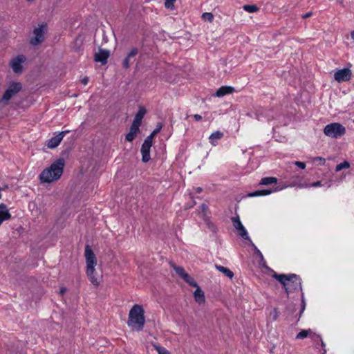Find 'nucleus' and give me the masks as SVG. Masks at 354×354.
I'll list each match as a JSON object with an SVG mask.
<instances>
[{"instance_id":"obj_1","label":"nucleus","mask_w":354,"mask_h":354,"mask_svg":"<svg viewBox=\"0 0 354 354\" xmlns=\"http://www.w3.org/2000/svg\"><path fill=\"white\" fill-rule=\"evenodd\" d=\"M283 287L287 295L301 290V279L295 274H278L267 266H263Z\"/></svg>"},{"instance_id":"obj_2","label":"nucleus","mask_w":354,"mask_h":354,"mask_svg":"<svg viewBox=\"0 0 354 354\" xmlns=\"http://www.w3.org/2000/svg\"><path fill=\"white\" fill-rule=\"evenodd\" d=\"M64 165L65 161L63 158L56 160L39 174L40 181L50 183L59 180L63 174Z\"/></svg>"},{"instance_id":"obj_3","label":"nucleus","mask_w":354,"mask_h":354,"mask_svg":"<svg viewBox=\"0 0 354 354\" xmlns=\"http://www.w3.org/2000/svg\"><path fill=\"white\" fill-rule=\"evenodd\" d=\"M145 324V310L140 304H135L131 308L127 324L133 330L140 331Z\"/></svg>"},{"instance_id":"obj_4","label":"nucleus","mask_w":354,"mask_h":354,"mask_svg":"<svg viewBox=\"0 0 354 354\" xmlns=\"http://www.w3.org/2000/svg\"><path fill=\"white\" fill-rule=\"evenodd\" d=\"M324 133L328 137L338 138L346 133V128L340 123L333 122L325 126Z\"/></svg>"},{"instance_id":"obj_5","label":"nucleus","mask_w":354,"mask_h":354,"mask_svg":"<svg viewBox=\"0 0 354 354\" xmlns=\"http://www.w3.org/2000/svg\"><path fill=\"white\" fill-rule=\"evenodd\" d=\"M22 88V84L20 82H12L10 84L8 88L3 93L1 102L3 103H8V102L17 93H18Z\"/></svg>"},{"instance_id":"obj_6","label":"nucleus","mask_w":354,"mask_h":354,"mask_svg":"<svg viewBox=\"0 0 354 354\" xmlns=\"http://www.w3.org/2000/svg\"><path fill=\"white\" fill-rule=\"evenodd\" d=\"M26 58L24 55H20L14 57L10 62V66L13 72L16 74H20L23 71L22 64L25 62Z\"/></svg>"},{"instance_id":"obj_7","label":"nucleus","mask_w":354,"mask_h":354,"mask_svg":"<svg viewBox=\"0 0 354 354\" xmlns=\"http://www.w3.org/2000/svg\"><path fill=\"white\" fill-rule=\"evenodd\" d=\"M232 222L234 228L237 230L239 236H241L245 240H250L248 233L245 227L243 225L239 216H237L236 217H232Z\"/></svg>"},{"instance_id":"obj_8","label":"nucleus","mask_w":354,"mask_h":354,"mask_svg":"<svg viewBox=\"0 0 354 354\" xmlns=\"http://www.w3.org/2000/svg\"><path fill=\"white\" fill-rule=\"evenodd\" d=\"M84 256L86 259V268L88 267V268L91 270L92 266H95L97 265V259L93 251L88 245L85 246Z\"/></svg>"},{"instance_id":"obj_9","label":"nucleus","mask_w":354,"mask_h":354,"mask_svg":"<svg viewBox=\"0 0 354 354\" xmlns=\"http://www.w3.org/2000/svg\"><path fill=\"white\" fill-rule=\"evenodd\" d=\"M352 71L348 68L338 70L334 74L335 80L338 82H348L351 79Z\"/></svg>"},{"instance_id":"obj_10","label":"nucleus","mask_w":354,"mask_h":354,"mask_svg":"<svg viewBox=\"0 0 354 354\" xmlns=\"http://www.w3.org/2000/svg\"><path fill=\"white\" fill-rule=\"evenodd\" d=\"M44 26H39L38 28H36L33 33L35 35V37L33 38H31L30 39V44L33 46L38 45L43 42L44 40Z\"/></svg>"},{"instance_id":"obj_11","label":"nucleus","mask_w":354,"mask_h":354,"mask_svg":"<svg viewBox=\"0 0 354 354\" xmlns=\"http://www.w3.org/2000/svg\"><path fill=\"white\" fill-rule=\"evenodd\" d=\"M152 143L148 140H145L141 147L142 161L147 162L150 160V149Z\"/></svg>"},{"instance_id":"obj_12","label":"nucleus","mask_w":354,"mask_h":354,"mask_svg":"<svg viewBox=\"0 0 354 354\" xmlns=\"http://www.w3.org/2000/svg\"><path fill=\"white\" fill-rule=\"evenodd\" d=\"M68 131H62L59 133H58L57 136L51 138L48 142V147L50 149H53L57 147L62 140H63L64 136Z\"/></svg>"},{"instance_id":"obj_13","label":"nucleus","mask_w":354,"mask_h":354,"mask_svg":"<svg viewBox=\"0 0 354 354\" xmlns=\"http://www.w3.org/2000/svg\"><path fill=\"white\" fill-rule=\"evenodd\" d=\"M138 53V49L133 47L131 49L130 52L127 54V57L122 62V66L124 68H129L130 67L131 59H134Z\"/></svg>"},{"instance_id":"obj_14","label":"nucleus","mask_w":354,"mask_h":354,"mask_svg":"<svg viewBox=\"0 0 354 354\" xmlns=\"http://www.w3.org/2000/svg\"><path fill=\"white\" fill-rule=\"evenodd\" d=\"M109 57V50L100 49L99 52L95 55V61L97 62H100L102 65H104L106 64Z\"/></svg>"},{"instance_id":"obj_15","label":"nucleus","mask_w":354,"mask_h":354,"mask_svg":"<svg viewBox=\"0 0 354 354\" xmlns=\"http://www.w3.org/2000/svg\"><path fill=\"white\" fill-rule=\"evenodd\" d=\"M307 337H310L314 341H316L315 337H317V339H320V335L315 334L310 329L301 330L299 333L297 334L296 339H302L306 338Z\"/></svg>"},{"instance_id":"obj_16","label":"nucleus","mask_w":354,"mask_h":354,"mask_svg":"<svg viewBox=\"0 0 354 354\" xmlns=\"http://www.w3.org/2000/svg\"><path fill=\"white\" fill-rule=\"evenodd\" d=\"M95 266H92L91 270H90L89 268H88V267H87L86 270V274L89 279V281H91V283L93 285H94L95 286H98L100 284V281L96 276L97 273L95 272Z\"/></svg>"},{"instance_id":"obj_17","label":"nucleus","mask_w":354,"mask_h":354,"mask_svg":"<svg viewBox=\"0 0 354 354\" xmlns=\"http://www.w3.org/2000/svg\"><path fill=\"white\" fill-rule=\"evenodd\" d=\"M234 88L230 86H222L216 92V96L218 97H222L226 95L234 93Z\"/></svg>"},{"instance_id":"obj_18","label":"nucleus","mask_w":354,"mask_h":354,"mask_svg":"<svg viewBox=\"0 0 354 354\" xmlns=\"http://www.w3.org/2000/svg\"><path fill=\"white\" fill-rule=\"evenodd\" d=\"M277 191V188L274 189H264L261 190H257L253 192H250L248 194V196L250 197H256V196H267L269 195L273 192H275Z\"/></svg>"},{"instance_id":"obj_19","label":"nucleus","mask_w":354,"mask_h":354,"mask_svg":"<svg viewBox=\"0 0 354 354\" xmlns=\"http://www.w3.org/2000/svg\"><path fill=\"white\" fill-rule=\"evenodd\" d=\"M11 218V214L4 204L0 205V225L1 223Z\"/></svg>"},{"instance_id":"obj_20","label":"nucleus","mask_w":354,"mask_h":354,"mask_svg":"<svg viewBox=\"0 0 354 354\" xmlns=\"http://www.w3.org/2000/svg\"><path fill=\"white\" fill-rule=\"evenodd\" d=\"M223 136V133L221 131L213 132L209 137L210 144L212 146H216L218 145V140H221Z\"/></svg>"},{"instance_id":"obj_21","label":"nucleus","mask_w":354,"mask_h":354,"mask_svg":"<svg viewBox=\"0 0 354 354\" xmlns=\"http://www.w3.org/2000/svg\"><path fill=\"white\" fill-rule=\"evenodd\" d=\"M194 297L195 301L199 304H204L205 301L204 292L200 288L199 286L196 287V289L195 290V291L194 292Z\"/></svg>"},{"instance_id":"obj_22","label":"nucleus","mask_w":354,"mask_h":354,"mask_svg":"<svg viewBox=\"0 0 354 354\" xmlns=\"http://www.w3.org/2000/svg\"><path fill=\"white\" fill-rule=\"evenodd\" d=\"M145 113L146 109L144 107H140L138 113L136 114L133 122L140 126L142 118H144Z\"/></svg>"},{"instance_id":"obj_23","label":"nucleus","mask_w":354,"mask_h":354,"mask_svg":"<svg viewBox=\"0 0 354 354\" xmlns=\"http://www.w3.org/2000/svg\"><path fill=\"white\" fill-rule=\"evenodd\" d=\"M215 267L216 270L222 272L225 277H228L230 279L233 278L234 273L229 268L220 265H216Z\"/></svg>"},{"instance_id":"obj_24","label":"nucleus","mask_w":354,"mask_h":354,"mask_svg":"<svg viewBox=\"0 0 354 354\" xmlns=\"http://www.w3.org/2000/svg\"><path fill=\"white\" fill-rule=\"evenodd\" d=\"M277 178L276 177H264L261 178L259 185H269L272 184L277 183Z\"/></svg>"},{"instance_id":"obj_25","label":"nucleus","mask_w":354,"mask_h":354,"mask_svg":"<svg viewBox=\"0 0 354 354\" xmlns=\"http://www.w3.org/2000/svg\"><path fill=\"white\" fill-rule=\"evenodd\" d=\"M174 269L176 271V274L183 279L185 278V275L188 274L187 273L185 272V269L183 267L174 266Z\"/></svg>"},{"instance_id":"obj_26","label":"nucleus","mask_w":354,"mask_h":354,"mask_svg":"<svg viewBox=\"0 0 354 354\" xmlns=\"http://www.w3.org/2000/svg\"><path fill=\"white\" fill-rule=\"evenodd\" d=\"M186 283L193 287H198V284L196 282L195 279L192 277L189 274L185 275V278L183 279Z\"/></svg>"},{"instance_id":"obj_27","label":"nucleus","mask_w":354,"mask_h":354,"mask_svg":"<svg viewBox=\"0 0 354 354\" xmlns=\"http://www.w3.org/2000/svg\"><path fill=\"white\" fill-rule=\"evenodd\" d=\"M243 9L250 13L255 12L259 10L256 5H245Z\"/></svg>"},{"instance_id":"obj_28","label":"nucleus","mask_w":354,"mask_h":354,"mask_svg":"<svg viewBox=\"0 0 354 354\" xmlns=\"http://www.w3.org/2000/svg\"><path fill=\"white\" fill-rule=\"evenodd\" d=\"M349 167H350L349 162L347 161H344V162L337 165L335 171H339L343 169H348V168H349Z\"/></svg>"},{"instance_id":"obj_29","label":"nucleus","mask_w":354,"mask_h":354,"mask_svg":"<svg viewBox=\"0 0 354 354\" xmlns=\"http://www.w3.org/2000/svg\"><path fill=\"white\" fill-rule=\"evenodd\" d=\"M201 18L204 21H207L209 22H212L214 19V15L211 12H204V13H203Z\"/></svg>"},{"instance_id":"obj_30","label":"nucleus","mask_w":354,"mask_h":354,"mask_svg":"<svg viewBox=\"0 0 354 354\" xmlns=\"http://www.w3.org/2000/svg\"><path fill=\"white\" fill-rule=\"evenodd\" d=\"M153 347L157 351L158 354H169V352L162 346L153 344Z\"/></svg>"},{"instance_id":"obj_31","label":"nucleus","mask_w":354,"mask_h":354,"mask_svg":"<svg viewBox=\"0 0 354 354\" xmlns=\"http://www.w3.org/2000/svg\"><path fill=\"white\" fill-rule=\"evenodd\" d=\"M313 162L317 165H324L326 162V160L322 157H315L313 159Z\"/></svg>"},{"instance_id":"obj_32","label":"nucleus","mask_w":354,"mask_h":354,"mask_svg":"<svg viewBox=\"0 0 354 354\" xmlns=\"http://www.w3.org/2000/svg\"><path fill=\"white\" fill-rule=\"evenodd\" d=\"M139 127H140V125L132 122V124H131V125L130 127L129 131L130 132H133V133H134L136 134H138V132L140 131Z\"/></svg>"},{"instance_id":"obj_33","label":"nucleus","mask_w":354,"mask_h":354,"mask_svg":"<svg viewBox=\"0 0 354 354\" xmlns=\"http://www.w3.org/2000/svg\"><path fill=\"white\" fill-rule=\"evenodd\" d=\"M176 0H165V7L167 9H173Z\"/></svg>"},{"instance_id":"obj_34","label":"nucleus","mask_w":354,"mask_h":354,"mask_svg":"<svg viewBox=\"0 0 354 354\" xmlns=\"http://www.w3.org/2000/svg\"><path fill=\"white\" fill-rule=\"evenodd\" d=\"M137 134L133 133V132H129L127 135H126V140L128 141V142H132L136 137Z\"/></svg>"},{"instance_id":"obj_35","label":"nucleus","mask_w":354,"mask_h":354,"mask_svg":"<svg viewBox=\"0 0 354 354\" xmlns=\"http://www.w3.org/2000/svg\"><path fill=\"white\" fill-rule=\"evenodd\" d=\"M157 134V133L153 130L152 131V133L149 136H147L145 140H148L149 141H150L151 143L153 142V136H155Z\"/></svg>"},{"instance_id":"obj_36","label":"nucleus","mask_w":354,"mask_h":354,"mask_svg":"<svg viewBox=\"0 0 354 354\" xmlns=\"http://www.w3.org/2000/svg\"><path fill=\"white\" fill-rule=\"evenodd\" d=\"M295 165L301 169H304L306 168V163L304 162L296 161Z\"/></svg>"},{"instance_id":"obj_37","label":"nucleus","mask_w":354,"mask_h":354,"mask_svg":"<svg viewBox=\"0 0 354 354\" xmlns=\"http://www.w3.org/2000/svg\"><path fill=\"white\" fill-rule=\"evenodd\" d=\"M315 339H316L315 342H317V341H320L321 342V346H322V348L324 350L323 354H326V351L325 349V346H326L325 343L323 342V340L322 339L321 337H320V339H317V337H315Z\"/></svg>"},{"instance_id":"obj_38","label":"nucleus","mask_w":354,"mask_h":354,"mask_svg":"<svg viewBox=\"0 0 354 354\" xmlns=\"http://www.w3.org/2000/svg\"><path fill=\"white\" fill-rule=\"evenodd\" d=\"M162 128V123L159 122V123H158V124L156 125V129H154V131H155L157 133H158L161 131Z\"/></svg>"},{"instance_id":"obj_39","label":"nucleus","mask_w":354,"mask_h":354,"mask_svg":"<svg viewBox=\"0 0 354 354\" xmlns=\"http://www.w3.org/2000/svg\"><path fill=\"white\" fill-rule=\"evenodd\" d=\"M255 253L262 259L263 260V256L262 254V253L261 252V251L257 248L255 247Z\"/></svg>"},{"instance_id":"obj_40","label":"nucleus","mask_w":354,"mask_h":354,"mask_svg":"<svg viewBox=\"0 0 354 354\" xmlns=\"http://www.w3.org/2000/svg\"><path fill=\"white\" fill-rule=\"evenodd\" d=\"M193 118H194V120L196 121H200V120H202V116L201 115H199V114H194L193 115Z\"/></svg>"},{"instance_id":"obj_41","label":"nucleus","mask_w":354,"mask_h":354,"mask_svg":"<svg viewBox=\"0 0 354 354\" xmlns=\"http://www.w3.org/2000/svg\"><path fill=\"white\" fill-rule=\"evenodd\" d=\"M81 82L84 84V85H86L88 82V77H84L83 79L81 80Z\"/></svg>"},{"instance_id":"obj_42","label":"nucleus","mask_w":354,"mask_h":354,"mask_svg":"<svg viewBox=\"0 0 354 354\" xmlns=\"http://www.w3.org/2000/svg\"><path fill=\"white\" fill-rule=\"evenodd\" d=\"M312 15H313V13L311 12H308L306 13L305 15H304L302 16V18H304V19L308 18V17H311Z\"/></svg>"},{"instance_id":"obj_43","label":"nucleus","mask_w":354,"mask_h":354,"mask_svg":"<svg viewBox=\"0 0 354 354\" xmlns=\"http://www.w3.org/2000/svg\"><path fill=\"white\" fill-rule=\"evenodd\" d=\"M66 292V288L65 287H62L59 290V293L61 295H64Z\"/></svg>"},{"instance_id":"obj_44","label":"nucleus","mask_w":354,"mask_h":354,"mask_svg":"<svg viewBox=\"0 0 354 354\" xmlns=\"http://www.w3.org/2000/svg\"><path fill=\"white\" fill-rule=\"evenodd\" d=\"M201 209H202V210H203V211H205V210H206V209L207 208V206L205 204L203 203V204L201 205Z\"/></svg>"},{"instance_id":"obj_45","label":"nucleus","mask_w":354,"mask_h":354,"mask_svg":"<svg viewBox=\"0 0 354 354\" xmlns=\"http://www.w3.org/2000/svg\"><path fill=\"white\" fill-rule=\"evenodd\" d=\"M319 185H321V182L320 181H317V182H315V183H314L313 184V186H314V187H317V186H319Z\"/></svg>"},{"instance_id":"obj_46","label":"nucleus","mask_w":354,"mask_h":354,"mask_svg":"<svg viewBox=\"0 0 354 354\" xmlns=\"http://www.w3.org/2000/svg\"><path fill=\"white\" fill-rule=\"evenodd\" d=\"M274 313H275V315H274V319L275 320V319H277V316H278V312L276 308L274 309Z\"/></svg>"},{"instance_id":"obj_47","label":"nucleus","mask_w":354,"mask_h":354,"mask_svg":"<svg viewBox=\"0 0 354 354\" xmlns=\"http://www.w3.org/2000/svg\"><path fill=\"white\" fill-rule=\"evenodd\" d=\"M351 37L354 41V30L351 32Z\"/></svg>"},{"instance_id":"obj_48","label":"nucleus","mask_w":354,"mask_h":354,"mask_svg":"<svg viewBox=\"0 0 354 354\" xmlns=\"http://www.w3.org/2000/svg\"><path fill=\"white\" fill-rule=\"evenodd\" d=\"M203 189L201 187H197L196 188V192L201 193L202 192Z\"/></svg>"}]
</instances>
